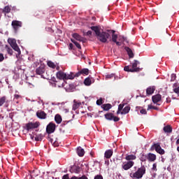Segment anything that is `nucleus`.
<instances>
[{"instance_id": "f257e3e1", "label": "nucleus", "mask_w": 179, "mask_h": 179, "mask_svg": "<svg viewBox=\"0 0 179 179\" xmlns=\"http://www.w3.org/2000/svg\"><path fill=\"white\" fill-rule=\"evenodd\" d=\"M90 29L92 31H94L98 41L103 43H108V38H110V34L108 32L103 31L99 26H92Z\"/></svg>"}, {"instance_id": "f03ea898", "label": "nucleus", "mask_w": 179, "mask_h": 179, "mask_svg": "<svg viewBox=\"0 0 179 179\" xmlns=\"http://www.w3.org/2000/svg\"><path fill=\"white\" fill-rule=\"evenodd\" d=\"M146 174V168L145 166H142L138 168L137 171L134 173H130L129 177L133 179H141Z\"/></svg>"}, {"instance_id": "7ed1b4c3", "label": "nucleus", "mask_w": 179, "mask_h": 179, "mask_svg": "<svg viewBox=\"0 0 179 179\" xmlns=\"http://www.w3.org/2000/svg\"><path fill=\"white\" fill-rule=\"evenodd\" d=\"M141 64L138 60H134V62L131 64V68H129V66H126L124 67V71L125 72H139L141 69L138 67V65Z\"/></svg>"}, {"instance_id": "20e7f679", "label": "nucleus", "mask_w": 179, "mask_h": 179, "mask_svg": "<svg viewBox=\"0 0 179 179\" xmlns=\"http://www.w3.org/2000/svg\"><path fill=\"white\" fill-rule=\"evenodd\" d=\"M151 150H155L157 153H159V155H164L165 152L162 148V146H160L159 143H155L151 147Z\"/></svg>"}, {"instance_id": "39448f33", "label": "nucleus", "mask_w": 179, "mask_h": 179, "mask_svg": "<svg viewBox=\"0 0 179 179\" xmlns=\"http://www.w3.org/2000/svg\"><path fill=\"white\" fill-rule=\"evenodd\" d=\"M104 117L106 120H108V121H114V122H118V121H120V117L114 116V114L112 113L105 114Z\"/></svg>"}, {"instance_id": "423d86ee", "label": "nucleus", "mask_w": 179, "mask_h": 179, "mask_svg": "<svg viewBox=\"0 0 179 179\" xmlns=\"http://www.w3.org/2000/svg\"><path fill=\"white\" fill-rule=\"evenodd\" d=\"M40 127V123L36 122H29L26 124L27 131H31V129H36V128H38Z\"/></svg>"}, {"instance_id": "0eeeda50", "label": "nucleus", "mask_w": 179, "mask_h": 179, "mask_svg": "<svg viewBox=\"0 0 179 179\" xmlns=\"http://www.w3.org/2000/svg\"><path fill=\"white\" fill-rule=\"evenodd\" d=\"M55 123L50 122L46 127V132L50 135V134H54L55 132Z\"/></svg>"}, {"instance_id": "6e6552de", "label": "nucleus", "mask_w": 179, "mask_h": 179, "mask_svg": "<svg viewBox=\"0 0 179 179\" xmlns=\"http://www.w3.org/2000/svg\"><path fill=\"white\" fill-rule=\"evenodd\" d=\"M11 25L13 28V29L15 30V31H17V30H19V29H20V27H22V23L20 21H17V20H13Z\"/></svg>"}, {"instance_id": "1a4fd4ad", "label": "nucleus", "mask_w": 179, "mask_h": 179, "mask_svg": "<svg viewBox=\"0 0 179 179\" xmlns=\"http://www.w3.org/2000/svg\"><path fill=\"white\" fill-rule=\"evenodd\" d=\"M134 164H135V162H134V161H128L123 163V164L122 165V169L125 171L129 170V169L134 167Z\"/></svg>"}, {"instance_id": "9d476101", "label": "nucleus", "mask_w": 179, "mask_h": 179, "mask_svg": "<svg viewBox=\"0 0 179 179\" xmlns=\"http://www.w3.org/2000/svg\"><path fill=\"white\" fill-rule=\"evenodd\" d=\"M36 75H40L41 78H44V73H45V67L44 66L41 65L36 69Z\"/></svg>"}, {"instance_id": "9b49d317", "label": "nucleus", "mask_w": 179, "mask_h": 179, "mask_svg": "<svg viewBox=\"0 0 179 179\" xmlns=\"http://www.w3.org/2000/svg\"><path fill=\"white\" fill-rule=\"evenodd\" d=\"M36 117H38L39 120H45V118H47V113H45L44 110H39L36 112Z\"/></svg>"}, {"instance_id": "f8f14e48", "label": "nucleus", "mask_w": 179, "mask_h": 179, "mask_svg": "<svg viewBox=\"0 0 179 179\" xmlns=\"http://www.w3.org/2000/svg\"><path fill=\"white\" fill-rule=\"evenodd\" d=\"M72 37L73 38H75V40H77V41H81L82 43H85L86 42V38H84V37H82L78 33L73 34Z\"/></svg>"}, {"instance_id": "ddd939ff", "label": "nucleus", "mask_w": 179, "mask_h": 179, "mask_svg": "<svg viewBox=\"0 0 179 179\" xmlns=\"http://www.w3.org/2000/svg\"><path fill=\"white\" fill-rule=\"evenodd\" d=\"M56 76L59 80H65L66 79V73L62 71H59L57 73Z\"/></svg>"}, {"instance_id": "4468645a", "label": "nucleus", "mask_w": 179, "mask_h": 179, "mask_svg": "<svg viewBox=\"0 0 179 179\" xmlns=\"http://www.w3.org/2000/svg\"><path fill=\"white\" fill-rule=\"evenodd\" d=\"M152 100L154 104H157L159 101H162V95L161 94H156L152 96Z\"/></svg>"}, {"instance_id": "2eb2a0df", "label": "nucleus", "mask_w": 179, "mask_h": 179, "mask_svg": "<svg viewBox=\"0 0 179 179\" xmlns=\"http://www.w3.org/2000/svg\"><path fill=\"white\" fill-rule=\"evenodd\" d=\"M155 90H156V87H149L146 90V93L148 96H150V94H153L155 93Z\"/></svg>"}, {"instance_id": "dca6fc26", "label": "nucleus", "mask_w": 179, "mask_h": 179, "mask_svg": "<svg viewBox=\"0 0 179 179\" xmlns=\"http://www.w3.org/2000/svg\"><path fill=\"white\" fill-rule=\"evenodd\" d=\"M148 162H155L156 160V155L153 153H148L147 155Z\"/></svg>"}, {"instance_id": "f3484780", "label": "nucleus", "mask_w": 179, "mask_h": 179, "mask_svg": "<svg viewBox=\"0 0 179 179\" xmlns=\"http://www.w3.org/2000/svg\"><path fill=\"white\" fill-rule=\"evenodd\" d=\"M113 153L114 152L113 151V150H107L105 152L104 157H106V159H110Z\"/></svg>"}, {"instance_id": "a211bd4d", "label": "nucleus", "mask_w": 179, "mask_h": 179, "mask_svg": "<svg viewBox=\"0 0 179 179\" xmlns=\"http://www.w3.org/2000/svg\"><path fill=\"white\" fill-rule=\"evenodd\" d=\"M77 154L80 157H83L85 156V150L82 147H78L77 148Z\"/></svg>"}, {"instance_id": "6ab92c4d", "label": "nucleus", "mask_w": 179, "mask_h": 179, "mask_svg": "<svg viewBox=\"0 0 179 179\" xmlns=\"http://www.w3.org/2000/svg\"><path fill=\"white\" fill-rule=\"evenodd\" d=\"M124 50L127 51L129 58H134L135 55H134V52H132V50L129 47H125Z\"/></svg>"}, {"instance_id": "aec40b11", "label": "nucleus", "mask_w": 179, "mask_h": 179, "mask_svg": "<svg viewBox=\"0 0 179 179\" xmlns=\"http://www.w3.org/2000/svg\"><path fill=\"white\" fill-rule=\"evenodd\" d=\"M163 129L166 134H171L173 132V127L170 125L165 126Z\"/></svg>"}, {"instance_id": "412c9836", "label": "nucleus", "mask_w": 179, "mask_h": 179, "mask_svg": "<svg viewBox=\"0 0 179 179\" xmlns=\"http://www.w3.org/2000/svg\"><path fill=\"white\" fill-rule=\"evenodd\" d=\"M82 103L78 102L76 100L73 101V111H76L79 107H80Z\"/></svg>"}, {"instance_id": "4be33fe9", "label": "nucleus", "mask_w": 179, "mask_h": 179, "mask_svg": "<svg viewBox=\"0 0 179 179\" xmlns=\"http://www.w3.org/2000/svg\"><path fill=\"white\" fill-rule=\"evenodd\" d=\"M111 107H113V106H111L110 103H105L102 105V108L104 111H108V110H110Z\"/></svg>"}, {"instance_id": "5701e85b", "label": "nucleus", "mask_w": 179, "mask_h": 179, "mask_svg": "<svg viewBox=\"0 0 179 179\" xmlns=\"http://www.w3.org/2000/svg\"><path fill=\"white\" fill-rule=\"evenodd\" d=\"M125 159L128 162H131V160H136V156L134 155H126Z\"/></svg>"}, {"instance_id": "b1692460", "label": "nucleus", "mask_w": 179, "mask_h": 179, "mask_svg": "<svg viewBox=\"0 0 179 179\" xmlns=\"http://www.w3.org/2000/svg\"><path fill=\"white\" fill-rule=\"evenodd\" d=\"M55 121L57 124H61V122H62V117H61L60 115H56L55 116Z\"/></svg>"}, {"instance_id": "393cba45", "label": "nucleus", "mask_w": 179, "mask_h": 179, "mask_svg": "<svg viewBox=\"0 0 179 179\" xmlns=\"http://www.w3.org/2000/svg\"><path fill=\"white\" fill-rule=\"evenodd\" d=\"M130 110L131 106H127L123 108L122 111L121 112V114H128V113H129Z\"/></svg>"}, {"instance_id": "a878e982", "label": "nucleus", "mask_w": 179, "mask_h": 179, "mask_svg": "<svg viewBox=\"0 0 179 179\" xmlns=\"http://www.w3.org/2000/svg\"><path fill=\"white\" fill-rule=\"evenodd\" d=\"M11 47L14 51H16L17 52L18 55H20V54H22V52L20 51V48H19L17 43Z\"/></svg>"}, {"instance_id": "bb28decb", "label": "nucleus", "mask_w": 179, "mask_h": 179, "mask_svg": "<svg viewBox=\"0 0 179 179\" xmlns=\"http://www.w3.org/2000/svg\"><path fill=\"white\" fill-rule=\"evenodd\" d=\"M64 87V81L62 80H59V81H56V83H55V87Z\"/></svg>"}, {"instance_id": "cd10ccee", "label": "nucleus", "mask_w": 179, "mask_h": 179, "mask_svg": "<svg viewBox=\"0 0 179 179\" xmlns=\"http://www.w3.org/2000/svg\"><path fill=\"white\" fill-rule=\"evenodd\" d=\"M6 101H8V99H6V96L1 97L0 98V107H2V106H3V104H5V103H6Z\"/></svg>"}, {"instance_id": "c85d7f7f", "label": "nucleus", "mask_w": 179, "mask_h": 179, "mask_svg": "<svg viewBox=\"0 0 179 179\" xmlns=\"http://www.w3.org/2000/svg\"><path fill=\"white\" fill-rule=\"evenodd\" d=\"M8 43L10 45L11 47H13V45H16V40H15L14 38H8Z\"/></svg>"}, {"instance_id": "c756f323", "label": "nucleus", "mask_w": 179, "mask_h": 179, "mask_svg": "<svg viewBox=\"0 0 179 179\" xmlns=\"http://www.w3.org/2000/svg\"><path fill=\"white\" fill-rule=\"evenodd\" d=\"M43 138H44V136L43 134H38V135L36 136L35 141L36 142H40V141H43Z\"/></svg>"}, {"instance_id": "7c9ffc66", "label": "nucleus", "mask_w": 179, "mask_h": 179, "mask_svg": "<svg viewBox=\"0 0 179 179\" xmlns=\"http://www.w3.org/2000/svg\"><path fill=\"white\" fill-rule=\"evenodd\" d=\"M84 84L85 86H90L92 85V80L90 78H87L84 80Z\"/></svg>"}, {"instance_id": "2f4dec72", "label": "nucleus", "mask_w": 179, "mask_h": 179, "mask_svg": "<svg viewBox=\"0 0 179 179\" xmlns=\"http://www.w3.org/2000/svg\"><path fill=\"white\" fill-rule=\"evenodd\" d=\"M48 66H49V68H52V69H55V68H57V65L55 64V63L51 61L48 62Z\"/></svg>"}, {"instance_id": "473e14b6", "label": "nucleus", "mask_w": 179, "mask_h": 179, "mask_svg": "<svg viewBox=\"0 0 179 179\" xmlns=\"http://www.w3.org/2000/svg\"><path fill=\"white\" fill-rule=\"evenodd\" d=\"M71 42L75 44L76 47H77V48H78V50H82V46L80 45V44H79V43H78L76 41H75V39H71Z\"/></svg>"}, {"instance_id": "72a5a7b5", "label": "nucleus", "mask_w": 179, "mask_h": 179, "mask_svg": "<svg viewBox=\"0 0 179 179\" xmlns=\"http://www.w3.org/2000/svg\"><path fill=\"white\" fill-rule=\"evenodd\" d=\"M10 8L9 7V6H6L3 8V13H10Z\"/></svg>"}, {"instance_id": "f704fd0d", "label": "nucleus", "mask_w": 179, "mask_h": 179, "mask_svg": "<svg viewBox=\"0 0 179 179\" xmlns=\"http://www.w3.org/2000/svg\"><path fill=\"white\" fill-rule=\"evenodd\" d=\"M81 75H89V69H83L80 71Z\"/></svg>"}, {"instance_id": "c9c22d12", "label": "nucleus", "mask_w": 179, "mask_h": 179, "mask_svg": "<svg viewBox=\"0 0 179 179\" xmlns=\"http://www.w3.org/2000/svg\"><path fill=\"white\" fill-rule=\"evenodd\" d=\"M68 79H75V74L73 73H71L70 74H66V80Z\"/></svg>"}, {"instance_id": "e433bc0d", "label": "nucleus", "mask_w": 179, "mask_h": 179, "mask_svg": "<svg viewBox=\"0 0 179 179\" xmlns=\"http://www.w3.org/2000/svg\"><path fill=\"white\" fill-rule=\"evenodd\" d=\"M118 38V35L115 34H112V41L113 43H117V39Z\"/></svg>"}, {"instance_id": "4c0bfd02", "label": "nucleus", "mask_w": 179, "mask_h": 179, "mask_svg": "<svg viewBox=\"0 0 179 179\" xmlns=\"http://www.w3.org/2000/svg\"><path fill=\"white\" fill-rule=\"evenodd\" d=\"M6 48L7 52H8V54H9V55H13V50H12V48L8 47V45L6 46Z\"/></svg>"}, {"instance_id": "58836bf2", "label": "nucleus", "mask_w": 179, "mask_h": 179, "mask_svg": "<svg viewBox=\"0 0 179 179\" xmlns=\"http://www.w3.org/2000/svg\"><path fill=\"white\" fill-rule=\"evenodd\" d=\"M148 159V155H145V154H143L140 158V160L141 162H146V159Z\"/></svg>"}, {"instance_id": "ea45409f", "label": "nucleus", "mask_w": 179, "mask_h": 179, "mask_svg": "<svg viewBox=\"0 0 179 179\" xmlns=\"http://www.w3.org/2000/svg\"><path fill=\"white\" fill-rule=\"evenodd\" d=\"M177 79V76L175 73L171 74V82H174Z\"/></svg>"}, {"instance_id": "a19ab883", "label": "nucleus", "mask_w": 179, "mask_h": 179, "mask_svg": "<svg viewBox=\"0 0 179 179\" xmlns=\"http://www.w3.org/2000/svg\"><path fill=\"white\" fill-rule=\"evenodd\" d=\"M115 76V74L111 73L106 76V79H113Z\"/></svg>"}, {"instance_id": "79ce46f5", "label": "nucleus", "mask_w": 179, "mask_h": 179, "mask_svg": "<svg viewBox=\"0 0 179 179\" xmlns=\"http://www.w3.org/2000/svg\"><path fill=\"white\" fill-rule=\"evenodd\" d=\"M103 99L100 98L99 99H98L96 101V104L97 106H101V104H103Z\"/></svg>"}, {"instance_id": "37998d69", "label": "nucleus", "mask_w": 179, "mask_h": 179, "mask_svg": "<svg viewBox=\"0 0 179 179\" xmlns=\"http://www.w3.org/2000/svg\"><path fill=\"white\" fill-rule=\"evenodd\" d=\"M125 106V103H120L118 106L119 111H122V109L124 108Z\"/></svg>"}, {"instance_id": "c03bdc74", "label": "nucleus", "mask_w": 179, "mask_h": 179, "mask_svg": "<svg viewBox=\"0 0 179 179\" xmlns=\"http://www.w3.org/2000/svg\"><path fill=\"white\" fill-rule=\"evenodd\" d=\"M84 33V36H87L88 37H91L92 34V31H88L87 33Z\"/></svg>"}, {"instance_id": "a18cd8bd", "label": "nucleus", "mask_w": 179, "mask_h": 179, "mask_svg": "<svg viewBox=\"0 0 179 179\" xmlns=\"http://www.w3.org/2000/svg\"><path fill=\"white\" fill-rule=\"evenodd\" d=\"M152 170H154V171H157V164H153Z\"/></svg>"}, {"instance_id": "49530a36", "label": "nucleus", "mask_w": 179, "mask_h": 179, "mask_svg": "<svg viewBox=\"0 0 179 179\" xmlns=\"http://www.w3.org/2000/svg\"><path fill=\"white\" fill-rule=\"evenodd\" d=\"M119 41L124 43V41H125V37L124 36H120L119 37Z\"/></svg>"}, {"instance_id": "de8ad7c7", "label": "nucleus", "mask_w": 179, "mask_h": 179, "mask_svg": "<svg viewBox=\"0 0 179 179\" xmlns=\"http://www.w3.org/2000/svg\"><path fill=\"white\" fill-rule=\"evenodd\" d=\"M140 113H141V114H144V115L148 114V112L146 111V109H141L140 110Z\"/></svg>"}, {"instance_id": "09e8293b", "label": "nucleus", "mask_w": 179, "mask_h": 179, "mask_svg": "<svg viewBox=\"0 0 179 179\" xmlns=\"http://www.w3.org/2000/svg\"><path fill=\"white\" fill-rule=\"evenodd\" d=\"M5 59V57H3V54L0 53V62H2Z\"/></svg>"}, {"instance_id": "8fccbe9b", "label": "nucleus", "mask_w": 179, "mask_h": 179, "mask_svg": "<svg viewBox=\"0 0 179 179\" xmlns=\"http://www.w3.org/2000/svg\"><path fill=\"white\" fill-rule=\"evenodd\" d=\"M114 43H115L116 45H117L118 47L122 45V42L116 41V42H114Z\"/></svg>"}, {"instance_id": "3c124183", "label": "nucleus", "mask_w": 179, "mask_h": 179, "mask_svg": "<svg viewBox=\"0 0 179 179\" xmlns=\"http://www.w3.org/2000/svg\"><path fill=\"white\" fill-rule=\"evenodd\" d=\"M94 179H103V176L101 175H96Z\"/></svg>"}, {"instance_id": "603ef678", "label": "nucleus", "mask_w": 179, "mask_h": 179, "mask_svg": "<svg viewBox=\"0 0 179 179\" xmlns=\"http://www.w3.org/2000/svg\"><path fill=\"white\" fill-rule=\"evenodd\" d=\"M80 75H82V73H80V71H78L77 73L74 74L75 78H79V76H80Z\"/></svg>"}, {"instance_id": "864d4df0", "label": "nucleus", "mask_w": 179, "mask_h": 179, "mask_svg": "<svg viewBox=\"0 0 179 179\" xmlns=\"http://www.w3.org/2000/svg\"><path fill=\"white\" fill-rule=\"evenodd\" d=\"M20 97H22V96L19 94L14 95V99H16V100H19V99H20Z\"/></svg>"}, {"instance_id": "5fc2aeb1", "label": "nucleus", "mask_w": 179, "mask_h": 179, "mask_svg": "<svg viewBox=\"0 0 179 179\" xmlns=\"http://www.w3.org/2000/svg\"><path fill=\"white\" fill-rule=\"evenodd\" d=\"M154 107L155 106H152V105H148V110H153L154 109Z\"/></svg>"}, {"instance_id": "6e6d98bb", "label": "nucleus", "mask_w": 179, "mask_h": 179, "mask_svg": "<svg viewBox=\"0 0 179 179\" xmlns=\"http://www.w3.org/2000/svg\"><path fill=\"white\" fill-rule=\"evenodd\" d=\"M80 171V168L79 166L76 167V173H79Z\"/></svg>"}, {"instance_id": "4d7b16f0", "label": "nucleus", "mask_w": 179, "mask_h": 179, "mask_svg": "<svg viewBox=\"0 0 179 179\" xmlns=\"http://www.w3.org/2000/svg\"><path fill=\"white\" fill-rule=\"evenodd\" d=\"M166 103H171V99L170 97L166 98Z\"/></svg>"}, {"instance_id": "13d9d810", "label": "nucleus", "mask_w": 179, "mask_h": 179, "mask_svg": "<svg viewBox=\"0 0 179 179\" xmlns=\"http://www.w3.org/2000/svg\"><path fill=\"white\" fill-rule=\"evenodd\" d=\"M69 48H71V50H72V48H73V44L70 43L69 44Z\"/></svg>"}, {"instance_id": "bf43d9fd", "label": "nucleus", "mask_w": 179, "mask_h": 179, "mask_svg": "<svg viewBox=\"0 0 179 179\" xmlns=\"http://www.w3.org/2000/svg\"><path fill=\"white\" fill-rule=\"evenodd\" d=\"M56 69H57V71H59V66H56Z\"/></svg>"}, {"instance_id": "052dcab7", "label": "nucleus", "mask_w": 179, "mask_h": 179, "mask_svg": "<svg viewBox=\"0 0 179 179\" xmlns=\"http://www.w3.org/2000/svg\"><path fill=\"white\" fill-rule=\"evenodd\" d=\"M176 145H179V138H178V140L176 141Z\"/></svg>"}, {"instance_id": "680f3d73", "label": "nucleus", "mask_w": 179, "mask_h": 179, "mask_svg": "<svg viewBox=\"0 0 179 179\" xmlns=\"http://www.w3.org/2000/svg\"><path fill=\"white\" fill-rule=\"evenodd\" d=\"M120 113H121V110H120V109H118L117 111V114H120Z\"/></svg>"}, {"instance_id": "e2e57ef3", "label": "nucleus", "mask_w": 179, "mask_h": 179, "mask_svg": "<svg viewBox=\"0 0 179 179\" xmlns=\"http://www.w3.org/2000/svg\"><path fill=\"white\" fill-rule=\"evenodd\" d=\"M153 110H159V108L154 106V109Z\"/></svg>"}, {"instance_id": "0e129e2a", "label": "nucleus", "mask_w": 179, "mask_h": 179, "mask_svg": "<svg viewBox=\"0 0 179 179\" xmlns=\"http://www.w3.org/2000/svg\"><path fill=\"white\" fill-rule=\"evenodd\" d=\"M53 145H54L55 146H58V145H57V143H55V142L53 143Z\"/></svg>"}, {"instance_id": "69168bd1", "label": "nucleus", "mask_w": 179, "mask_h": 179, "mask_svg": "<svg viewBox=\"0 0 179 179\" xmlns=\"http://www.w3.org/2000/svg\"><path fill=\"white\" fill-rule=\"evenodd\" d=\"M111 31H112V34H115V31L112 30Z\"/></svg>"}, {"instance_id": "338daca9", "label": "nucleus", "mask_w": 179, "mask_h": 179, "mask_svg": "<svg viewBox=\"0 0 179 179\" xmlns=\"http://www.w3.org/2000/svg\"><path fill=\"white\" fill-rule=\"evenodd\" d=\"M50 142L51 143H52L54 142V140H52V138H50Z\"/></svg>"}, {"instance_id": "774afa93", "label": "nucleus", "mask_w": 179, "mask_h": 179, "mask_svg": "<svg viewBox=\"0 0 179 179\" xmlns=\"http://www.w3.org/2000/svg\"><path fill=\"white\" fill-rule=\"evenodd\" d=\"M164 96H167V92H164Z\"/></svg>"}]
</instances>
